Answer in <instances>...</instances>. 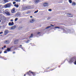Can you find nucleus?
Segmentation results:
<instances>
[{"label": "nucleus", "mask_w": 76, "mask_h": 76, "mask_svg": "<svg viewBox=\"0 0 76 76\" xmlns=\"http://www.w3.org/2000/svg\"><path fill=\"white\" fill-rule=\"evenodd\" d=\"M11 5V3H8L4 6V7H5V8L10 7Z\"/></svg>", "instance_id": "f257e3e1"}, {"label": "nucleus", "mask_w": 76, "mask_h": 76, "mask_svg": "<svg viewBox=\"0 0 76 76\" xmlns=\"http://www.w3.org/2000/svg\"><path fill=\"white\" fill-rule=\"evenodd\" d=\"M31 73H32L33 76H35V73L34 72H31V71H29V72H28L27 73V75H30V74H31Z\"/></svg>", "instance_id": "f03ea898"}, {"label": "nucleus", "mask_w": 76, "mask_h": 76, "mask_svg": "<svg viewBox=\"0 0 76 76\" xmlns=\"http://www.w3.org/2000/svg\"><path fill=\"white\" fill-rule=\"evenodd\" d=\"M5 13L7 15H10V14L8 10H5L4 11Z\"/></svg>", "instance_id": "7ed1b4c3"}, {"label": "nucleus", "mask_w": 76, "mask_h": 76, "mask_svg": "<svg viewBox=\"0 0 76 76\" xmlns=\"http://www.w3.org/2000/svg\"><path fill=\"white\" fill-rule=\"evenodd\" d=\"M11 13H15V8H13L11 10Z\"/></svg>", "instance_id": "20e7f679"}, {"label": "nucleus", "mask_w": 76, "mask_h": 76, "mask_svg": "<svg viewBox=\"0 0 76 76\" xmlns=\"http://www.w3.org/2000/svg\"><path fill=\"white\" fill-rule=\"evenodd\" d=\"M8 25L9 26H12V25H14V23H13V22H12V23L10 22L9 23Z\"/></svg>", "instance_id": "39448f33"}, {"label": "nucleus", "mask_w": 76, "mask_h": 76, "mask_svg": "<svg viewBox=\"0 0 76 76\" xmlns=\"http://www.w3.org/2000/svg\"><path fill=\"white\" fill-rule=\"evenodd\" d=\"M48 4V3L45 2L43 4V6L45 7H46V6H47Z\"/></svg>", "instance_id": "423d86ee"}, {"label": "nucleus", "mask_w": 76, "mask_h": 76, "mask_svg": "<svg viewBox=\"0 0 76 76\" xmlns=\"http://www.w3.org/2000/svg\"><path fill=\"white\" fill-rule=\"evenodd\" d=\"M16 26H12L11 28V29H14L16 28Z\"/></svg>", "instance_id": "0eeeda50"}, {"label": "nucleus", "mask_w": 76, "mask_h": 76, "mask_svg": "<svg viewBox=\"0 0 76 76\" xmlns=\"http://www.w3.org/2000/svg\"><path fill=\"white\" fill-rule=\"evenodd\" d=\"M68 16H69V17H70L71 18H72V16H73V15L72 14H67Z\"/></svg>", "instance_id": "6e6552de"}, {"label": "nucleus", "mask_w": 76, "mask_h": 76, "mask_svg": "<svg viewBox=\"0 0 76 76\" xmlns=\"http://www.w3.org/2000/svg\"><path fill=\"white\" fill-rule=\"evenodd\" d=\"M35 21V20L33 19H31L30 20V22L31 23H33V22H34Z\"/></svg>", "instance_id": "1a4fd4ad"}, {"label": "nucleus", "mask_w": 76, "mask_h": 76, "mask_svg": "<svg viewBox=\"0 0 76 76\" xmlns=\"http://www.w3.org/2000/svg\"><path fill=\"white\" fill-rule=\"evenodd\" d=\"M40 1V0H35V2L36 3H39Z\"/></svg>", "instance_id": "9d476101"}, {"label": "nucleus", "mask_w": 76, "mask_h": 76, "mask_svg": "<svg viewBox=\"0 0 76 76\" xmlns=\"http://www.w3.org/2000/svg\"><path fill=\"white\" fill-rule=\"evenodd\" d=\"M76 4V2H72V6H75Z\"/></svg>", "instance_id": "9b49d317"}, {"label": "nucleus", "mask_w": 76, "mask_h": 76, "mask_svg": "<svg viewBox=\"0 0 76 76\" xmlns=\"http://www.w3.org/2000/svg\"><path fill=\"white\" fill-rule=\"evenodd\" d=\"M10 42L8 40H6L4 42V43H5V44H9Z\"/></svg>", "instance_id": "f8f14e48"}, {"label": "nucleus", "mask_w": 76, "mask_h": 76, "mask_svg": "<svg viewBox=\"0 0 76 76\" xmlns=\"http://www.w3.org/2000/svg\"><path fill=\"white\" fill-rule=\"evenodd\" d=\"M7 34H8V31H7V30L5 31L4 34L5 35H7Z\"/></svg>", "instance_id": "ddd939ff"}, {"label": "nucleus", "mask_w": 76, "mask_h": 76, "mask_svg": "<svg viewBox=\"0 0 76 76\" xmlns=\"http://www.w3.org/2000/svg\"><path fill=\"white\" fill-rule=\"evenodd\" d=\"M4 1L5 3H7V2H9V1H8V0H4Z\"/></svg>", "instance_id": "4468645a"}, {"label": "nucleus", "mask_w": 76, "mask_h": 76, "mask_svg": "<svg viewBox=\"0 0 76 76\" xmlns=\"http://www.w3.org/2000/svg\"><path fill=\"white\" fill-rule=\"evenodd\" d=\"M24 10H26V9H29V8H28V7H25L24 8Z\"/></svg>", "instance_id": "2eb2a0df"}, {"label": "nucleus", "mask_w": 76, "mask_h": 76, "mask_svg": "<svg viewBox=\"0 0 76 76\" xmlns=\"http://www.w3.org/2000/svg\"><path fill=\"white\" fill-rule=\"evenodd\" d=\"M11 48H7V51H10V50H11Z\"/></svg>", "instance_id": "dca6fc26"}, {"label": "nucleus", "mask_w": 76, "mask_h": 76, "mask_svg": "<svg viewBox=\"0 0 76 76\" xmlns=\"http://www.w3.org/2000/svg\"><path fill=\"white\" fill-rule=\"evenodd\" d=\"M69 2L70 4H71L72 3V0H69Z\"/></svg>", "instance_id": "f3484780"}, {"label": "nucleus", "mask_w": 76, "mask_h": 76, "mask_svg": "<svg viewBox=\"0 0 76 76\" xmlns=\"http://www.w3.org/2000/svg\"><path fill=\"white\" fill-rule=\"evenodd\" d=\"M14 6H15L16 7H19V5H18L15 4Z\"/></svg>", "instance_id": "a211bd4d"}, {"label": "nucleus", "mask_w": 76, "mask_h": 76, "mask_svg": "<svg viewBox=\"0 0 76 76\" xmlns=\"http://www.w3.org/2000/svg\"><path fill=\"white\" fill-rule=\"evenodd\" d=\"M73 62V59H72L71 60H70L69 62L70 63H72V62Z\"/></svg>", "instance_id": "6ab92c4d"}, {"label": "nucleus", "mask_w": 76, "mask_h": 76, "mask_svg": "<svg viewBox=\"0 0 76 76\" xmlns=\"http://www.w3.org/2000/svg\"><path fill=\"white\" fill-rule=\"evenodd\" d=\"M32 37H33V34H31V36H30V38H32Z\"/></svg>", "instance_id": "aec40b11"}, {"label": "nucleus", "mask_w": 76, "mask_h": 76, "mask_svg": "<svg viewBox=\"0 0 76 76\" xmlns=\"http://www.w3.org/2000/svg\"><path fill=\"white\" fill-rule=\"evenodd\" d=\"M20 0H17L16 1H17V2H20Z\"/></svg>", "instance_id": "412c9836"}, {"label": "nucleus", "mask_w": 76, "mask_h": 76, "mask_svg": "<svg viewBox=\"0 0 76 76\" xmlns=\"http://www.w3.org/2000/svg\"><path fill=\"white\" fill-rule=\"evenodd\" d=\"M20 13H19V15H18V14H17V16L18 17V16H20Z\"/></svg>", "instance_id": "4be33fe9"}, {"label": "nucleus", "mask_w": 76, "mask_h": 76, "mask_svg": "<svg viewBox=\"0 0 76 76\" xmlns=\"http://www.w3.org/2000/svg\"><path fill=\"white\" fill-rule=\"evenodd\" d=\"M51 26H49L48 27H47L46 29H48V28H50Z\"/></svg>", "instance_id": "5701e85b"}, {"label": "nucleus", "mask_w": 76, "mask_h": 76, "mask_svg": "<svg viewBox=\"0 0 76 76\" xmlns=\"http://www.w3.org/2000/svg\"><path fill=\"white\" fill-rule=\"evenodd\" d=\"M55 28H58V29H59V28H60V27H55Z\"/></svg>", "instance_id": "b1692460"}, {"label": "nucleus", "mask_w": 76, "mask_h": 76, "mask_svg": "<svg viewBox=\"0 0 76 76\" xmlns=\"http://www.w3.org/2000/svg\"><path fill=\"white\" fill-rule=\"evenodd\" d=\"M38 12V10H37V11H35L34 13H37Z\"/></svg>", "instance_id": "393cba45"}, {"label": "nucleus", "mask_w": 76, "mask_h": 76, "mask_svg": "<svg viewBox=\"0 0 76 76\" xmlns=\"http://www.w3.org/2000/svg\"><path fill=\"white\" fill-rule=\"evenodd\" d=\"M18 19V18H16L15 19V21H17V20Z\"/></svg>", "instance_id": "a878e982"}, {"label": "nucleus", "mask_w": 76, "mask_h": 76, "mask_svg": "<svg viewBox=\"0 0 76 76\" xmlns=\"http://www.w3.org/2000/svg\"><path fill=\"white\" fill-rule=\"evenodd\" d=\"M52 10L51 9H49L48 10V11H49V12H51Z\"/></svg>", "instance_id": "bb28decb"}, {"label": "nucleus", "mask_w": 76, "mask_h": 76, "mask_svg": "<svg viewBox=\"0 0 76 76\" xmlns=\"http://www.w3.org/2000/svg\"><path fill=\"white\" fill-rule=\"evenodd\" d=\"M29 41V40H28L26 42V43H28Z\"/></svg>", "instance_id": "cd10ccee"}, {"label": "nucleus", "mask_w": 76, "mask_h": 76, "mask_svg": "<svg viewBox=\"0 0 76 76\" xmlns=\"http://www.w3.org/2000/svg\"><path fill=\"white\" fill-rule=\"evenodd\" d=\"M16 3V2H13V4H15Z\"/></svg>", "instance_id": "c85d7f7f"}, {"label": "nucleus", "mask_w": 76, "mask_h": 76, "mask_svg": "<svg viewBox=\"0 0 76 76\" xmlns=\"http://www.w3.org/2000/svg\"><path fill=\"white\" fill-rule=\"evenodd\" d=\"M3 32H0V34H3Z\"/></svg>", "instance_id": "c756f323"}, {"label": "nucleus", "mask_w": 76, "mask_h": 76, "mask_svg": "<svg viewBox=\"0 0 76 76\" xmlns=\"http://www.w3.org/2000/svg\"><path fill=\"white\" fill-rule=\"evenodd\" d=\"M10 21H11V22H13V19H11V20H10Z\"/></svg>", "instance_id": "7c9ffc66"}, {"label": "nucleus", "mask_w": 76, "mask_h": 76, "mask_svg": "<svg viewBox=\"0 0 76 76\" xmlns=\"http://www.w3.org/2000/svg\"><path fill=\"white\" fill-rule=\"evenodd\" d=\"M74 64H76V61H75V62H74Z\"/></svg>", "instance_id": "2f4dec72"}, {"label": "nucleus", "mask_w": 76, "mask_h": 76, "mask_svg": "<svg viewBox=\"0 0 76 76\" xmlns=\"http://www.w3.org/2000/svg\"><path fill=\"white\" fill-rule=\"evenodd\" d=\"M4 53H7V52L6 51H4Z\"/></svg>", "instance_id": "473e14b6"}, {"label": "nucleus", "mask_w": 76, "mask_h": 76, "mask_svg": "<svg viewBox=\"0 0 76 76\" xmlns=\"http://www.w3.org/2000/svg\"><path fill=\"white\" fill-rule=\"evenodd\" d=\"M51 26H54V25H51Z\"/></svg>", "instance_id": "72a5a7b5"}, {"label": "nucleus", "mask_w": 76, "mask_h": 76, "mask_svg": "<svg viewBox=\"0 0 76 76\" xmlns=\"http://www.w3.org/2000/svg\"><path fill=\"white\" fill-rule=\"evenodd\" d=\"M30 17L31 18H32V16H30Z\"/></svg>", "instance_id": "f704fd0d"}, {"label": "nucleus", "mask_w": 76, "mask_h": 76, "mask_svg": "<svg viewBox=\"0 0 76 76\" xmlns=\"http://www.w3.org/2000/svg\"><path fill=\"white\" fill-rule=\"evenodd\" d=\"M15 52H13V54H15Z\"/></svg>", "instance_id": "c9c22d12"}, {"label": "nucleus", "mask_w": 76, "mask_h": 76, "mask_svg": "<svg viewBox=\"0 0 76 76\" xmlns=\"http://www.w3.org/2000/svg\"><path fill=\"white\" fill-rule=\"evenodd\" d=\"M14 1H17V0H13Z\"/></svg>", "instance_id": "e433bc0d"}, {"label": "nucleus", "mask_w": 76, "mask_h": 76, "mask_svg": "<svg viewBox=\"0 0 76 76\" xmlns=\"http://www.w3.org/2000/svg\"><path fill=\"white\" fill-rule=\"evenodd\" d=\"M4 48H6V46H4Z\"/></svg>", "instance_id": "4c0bfd02"}, {"label": "nucleus", "mask_w": 76, "mask_h": 76, "mask_svg": "<svg viewBox=\"0 0 76 76\" xmlns=\"http://www.w3.org/2000/svg\"><path fill=\"white\" fill-rule=\"evenodd\" d=\"M1 26H0V29H1Z\"/></svg>", "instance_id": "58836bf2"}, {"label": "nucleus", "mask_w": 76, "mask_h": 76, "mask_svg": "<svg viewBox=\"0 0 76 76\" xmlns=\"http://www.w3.org/2000/svg\"><path fill=\"white\" fill-rule=\"evenodd\" d=\"M40 33V32H39L38 33V34H39Z\"/></svg>", "instance_id": "ea45409f"}, {"label": "nucleus", "mask_w": 76, "mask_h": 76, "mask_svg": "<svg viewBox=\"0 0 76 76\" xmlns=\"http://www.w3.org/2000/svg\"><path fill=\"white\" fill-rule=\"evenodd\" d=\"M2 49H4V48L2 47Z\"/></svg>", "instance_id": "a19ab883"}, {"label": "nucleus", "mask_w": 76, "mask_h": 76, "mask_svg": "<svg viewBox=\"0 0 76 76\" xmlns=\"http://www.w3.org/2000/svg\"><path fill=\"white\" fill-rule=\"evenodd\" d=\"M26 76V74H24V76Z\"/></svg>", "instance_id": "79ce46f5"}, {"label": "nucleus", "mask_w": 76, "mask_h": 76, "mask_svg": "<svg viewBox=\"0 0 76 76\" xmlns=\"http://www.w3.org/2000/svg\"><path fill=\"white\" fill-rule=\"evenodd\" d=\"M1 52H0V54H1Z\"/></svg>", "instance_id": "37998d69"}, {"label": "nucleus", "mask_w": 76, "mask_h": 76, "mask_svg": "<svg viewBox=\"0 0 76 76\" xmlns=\"http://www.w3.org/2000/svg\"><path fill=\"white\" fill-rule=\"evenodd\" d=\"M20 46H21V47H22V45H20Z\"/></svg>", "instance_id": "c03bdc74"}, {"label": "nucleus", "mask_w": 76, "mask_h": 76, "mask_svg": "<svg viewBox=\"0 0 76 76\" xmlns=\"http://www.w3.org/2000/svg\"><path fill=\"white\" fill-rule=\"evenodd\" d=\"M1 22V21L0 20V22Z\"/></svg>", "instance_id": "a18cd8bd"}, {"label": "nucleus", "mask_w": 76, "mask_h": 76, "mask_svg": "<svg viewBox=\"0 0 76 76\" xmlns=\"http://www.w3.org/2000/svg\"><path fill=\"white\" fill-rule=\"evenodd\" d=\"M22 49H23V48H22Z\"/></svg>", "instance_id": "49530a36"}]
</instances>
